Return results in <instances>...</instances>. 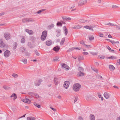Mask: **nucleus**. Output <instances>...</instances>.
<instances>
[{
    "label": "nucleus",
    "instance_id": "58",
    "mask_svg": "<svg viewBox=\"0 0 120 120\" xmlns=\"http://www.w3.org/2000/svg\"><path fill=\"white\" fill-rule=\"evenodd\" d=\"M98 96L99 98H101V97H102L101 95L100 94H98Z\"/></svg>",
    "mask_w": 120,
    "mask_h": 120
},
{
    "label": "nucleus",
    "instance_id": "64",
    "mask_svg": "<svg viewBox=\"0 0 120 120\" xmlns=\"http://www.w3.org/2000/svg\"><path fill=\"white\" fill-rule=\"evenodd\" d=\"M116 120H120V116L118 117L117 118Z\"/></svg>",
    "mask_w": 120,
    "mask_h": 120
},
{
    "label": "nucleus",
    "instance_id": "24",
    "mask_svg": "<svg viewBox=\"0 0 120 120\" xmlns=\"http://www.w3.org/2000/svg\"><path fill=\"white\" fill-rule=\"evenodd\" d=\"M27 119L28 120H34L35 119V117L32 116L27 117Z\"/></svg>",
    "mask_w": 120,
    "mask_h": 120
},
{
    "label": "nucleus",
    "instance_id": "56",
    "mask_svg": "<svg viewBox=\"0 0 120 120\" xmlns=\"http://www.w3.org/2000/svg\"><path fill=\"white\" fill-rule=\"evenodd\" d=\"M17 47V45L16 44L15 45V46H14V47H13V49H15Z\"/></svg>",
    "mask_w": 120,
    "mask_h": 120
},
{
    "label": "nucleus",
    "instance_id": "49",
    "mask_svg": "<svg viewBox=\"0 0 120 120\" xmlns=\"http://www.w3.org/2000/svg\"><path fill=\"white\" fill-rule=\"evenodd\" d=\"M64 34L66 35L68 33V31L67 30H64Z\"/></svg>",
    "mask_w": 120,
    "mask_h": 120
},
{
    "label": "nucleus",
    "instance_id": "53",
    "mask_svg": "<svg viewBox=\"0 0 120 120\" xmlns=\"http://www.w3.org/2000/svg\"><path fill=\"white\" fill-rule=\"evenodd\" d=\"M99 36L100 37H102L103 36V34L102 33H100L99 34Z\"/></svg>",
    "mask_w": 120,
    "mask_h": 120
},
{
    "label": "nucleus",
    "instance_id": "42",
    "mask_svg": "<svg viewBox=\"0 0 120 120\" xmlns=\"http://www.w3.org/2000/svg\"><path fill=\"white\" fill-rule=\"evenodd\" d=\"M89 39L91 41L94 39V38L93 36H91L89 37Z\"/></svg>",
    "mask_w": 120,
    "mask_h": 120
},
{
    "label": "nucleus",
    "instance_id": "14",
    "mask_svg": "<svg viewBox=\"0 0 120 120\" xmlns=\"http://www.w3.org/2000/svg\"><path fill=\"white\" fill-rule=\"evenodd\" d=\"M63 20L69 21L71 20V19L69 17H63L62 18Z\"/></svg>",
    "mask_w": 120,
    "mask_h": 120
},
{
    "label": "nucleus",
    "instance_id": "21",
    "mask_svg": "<svg viewBox=\"0 0 120 120\" xmlns=\"http://www.w3.org/2000/svg\"><path fill=\"white\" fill-rule=\"evenodd\" d=\"M81 49V48H78L77 47H73L72 48H71V49H70V50H72L74 49H77L78 50H80Z\"/></svg>",
    "mask_w": 120,
    "mask_h": 120
},
{
    "label": "nucleus",
    "instance_id": "15",
    "mask_svg": "<svg viewBox=\"0 0 120 120\" xmlns=\"http://www.w3.org/2000/svg\"><path fill=\"white\" fill-rule=\"evenodd\" d=\"M90 120H95V118L94 115L93 114H91L90 116Z\"/></svg>",
    "mask_w": 120,
    "mask_h": 120
},
{
    "label": "nucleus",
    "instance_id": "26",
    "mask_svg": "<svg viewBox=\"0 0 120 120\" xmlns=\"http://www.w3.org/2000/svg\"><path fill=\"white\" fill-rule=\"evenodd\" d=\"M60 49V48L59 47L57 46H56L54 47L53 48V50H55V51H57L59 50Z\"/></svg>",
    "mask_w": 120,
    "mask_h": 120
},
{
    "label": "nucleus",
    "instance_id": "38",
    "mask_svg": "<svg viewBox=\"0 0 120 120\" xmlns=\"http://www.w3.org/2000/svg\"><path fill=\"white\" fill-rule=\"evenodd\" d=\"M12 76L14 78H16L18 77V75L16 74L13 73L12 75Z\"/></svg>",
    "mask_w": 120,
    "mask_h": 120
},
{
    "label": "nucleus",
    "instance_id": "46",
    "mask_svg": "<svg viewBox=\"0 0 120 120\" xmlns=\"http://www.w3.org/2000/svg\"><path fill=\"white\" fill-rule=\"evenodd\" d=\"M108 58L111 59H115V57L113 56H110L108 57Z\"/></svg>",
    "mask_w": 120,
    "mask_h": 120
},
{
    "label": "nucleus",
    "instance_id": "60",
    "mask_svg": "<svg viewBox=\"0 0 120 120\" xmlns=\"http://www.w3.org/2000/svg\"><path fill=\"white\" fill-rule=\"evenodd\" d=\"M4 13L3 12L0 13V16L4 15Z\"/></svg>",
    "mask_w": 120,
    "mask_h": 120
},
{
    "label": "nucleus",
    "instance_id": "43",
    "mask_svg": "<svg viewBox=\"0 0 120 120\" xmlns=\"http://www.w3.org/2000/svg\"><path fill=\"white\" fill-rule=\"evenodd\" d=\"M87 20L84 19H81L80 20V22L82 23H84L86 22Z\"/></svg>",
    "mask_w": 120,
    "mask_h": 120
},
{
    "label": "nucleus",
    "instance_id": "40",
    "mask_svg": "<svg viewBox=\"0 0 120 120\" xmlns=\"http://www.w3.org/2000/svg\"><path fill=\"white\" fill-rule=\"evenodd\" d=\"M84 46L87 48L89 49L90 48V45H87L86 44H84Z\"/></svg>",
    "mask_w": 120,
    "mask_h": 120
},
{
    "label": "nucleus",
    "instance_id": "45",
    "mask_svg": "<svg viewBox=\"0 0 120 120\" xmlns=\"http://www.w3.org/2000/svg\"><path fill=\"white\" fill-rule=\"evenodd\" d=\"M116 29L118 30H120V25H116Z\"/></svg>",
    "mask_w": 120,
    "mask_h": 120
},
{
    "label": "nucleus",
    "instance_id": "44",
    "mask_svg": "<svg viewBox=\"0 0 120 120\" xmlns=\"http://www.w3.org/2000/svg\"><path fill=\"white\" fill-rule=\"evenodd\" d=\"M34 93L31 92H30L28 93V94L33 96L34 95Z\"/></svg>",
    "mask_w": 120,
    "mask_h": 120
},
{
    "label": "nucleus",
    "instance_id": "10",
    "mask_svg": "<svg viewBox=\"0 0 120 120\" xmlns=\"http://www.w3.org/2000/svg\"><path fill=\"white\" fill-rule=\"evenodd\" d=\"M21 100L22 101L25 103L28 104H29L31 102V101L30 100L27 99H22Z\"/></svg>",
    "mask_w": 120,
    "mask_h": 120
},
{
    "label": "nucleus",
    "instance_id": "57",
    "mask_svg": "<svg viewBox=\"0 0 120 120\" xmlns=\"http://www.w3.org/2000/svg\"><path fill=\"white\" fill-rule=\"evenodd\" d=\"M77 100V98H75V99L74 100V103L76 102Z\"/></svg>",
    "mask_w": 120,
    "mask_h": 120
},
{
    "label": "nucleus",
    "instance_id": "13",
    "mask_svg": "<svg viewBox=\"0 0 120 120\" xmlns=\"http://www.w3.org/2000/svg\"><path fill=\"white\" fill-rule=\"evenodd\" d=\"M109 67L110 70L111 71L114 70L115 69V67L112 65H109Z\"/></svg>",
    "mask_w": 120,
    "mask_h": 120
},
{
    "label": "nucleus",
    "instance_id": "25",
    "mask_svg": "<svg viewBox=\"0 0 120 120\" xmlns=\"http://www.w3.org/2000/svg\"><path fill=\"white\" fill-rule=\"evenodd\" d=\"M84 28H85L86 29H88L89 30H93V29L90 26H84Z\"/></svg>",
    "mask_w": 120,
    "mask_h": 120
},
{
    "label": "nucleus",
    "instance_id": "50",
    "mask_svg": "<svg viewBox=\"0 0 120 120\" xmlns=\"http://www.w3.org/2000/svg\"><path fill=\"white\" fill-rule=\"evenodd\" d=\"M118 6L115 5H113L112 6V8H118Z\"/></svg>",
    "mask_w": 120,
    "mask_h": 120
},
{
    "label": "nucleus",
    "instance_id": "63",
    "mask_svg": "<svg viewBox=\"0 0 120 120\" xmlns=\"http://www.w3.org/2000/svg\"><path fill=\"white\" fill-rule=\"evenodd\" d=\"M59 99H60L61 98V96H60L59 95L57 97Z\"/></svg>",
    "mask_w": 120,
    "mask_h": 120
},
{
    "label": "nucleus",
    "instance_id": "9",
    "mask_svg": "<svg viewBox=\"0 0 120 120\" xmlns=\"http://www.w3.org/2000/svg\"><path fill=\"white\" fill-rule=\"evenodd\" d=\"M62 68L64 69L68 70L69 69V67L66 64H63L62 66Z\"/></svg>",
    "mask_w": 120,
    "mask_h": 120
},
{
    "label": "nucleus",
    "instance_id": "20",
    "mask_svg": "<svg viewBox=\"0 0 120 120\" xmlns=\"http://www.w3.org/2000/svg\"><path fill=\"white\" fill-rule=\"evenodd\" d=\"M52 42L51 40H49L46 42V45L48 46H49L51 45L52 44Z\"/></svg>",
    "mask_w": 120,
    "mask_h": 120
},
{
    "label": "nucleus",
    "instance_id": "59",
    "mask_svg": "<svg viewBox=\"0 0 120 120\" xmlns=\"http://www.w3.org/2000/svg\"><path fill=\"white\" fill-rule=\"evenodd\" d=\"M63 29L64 30H67L66 27L65 26H64L63 27Z\"/></svg>",
    "mask_w": 120,
    "mask_h": 120
},
{
    "label": "nucleus",
    "instance_id": "22",
    "mask_svg": "<svg viewBox=\"0 0 120 120\" xmlns=\"http://www.w3.org/2000/svg\"><path fill=\"white\" fill-rule=\"evenodd\" d=\"M90 97V96L89 94L86 95L85 96V98L87 100H89Z\"/></svg>",
    "mask_w": 120,
    "mask_h": 120
},
{
    "label": "nucleus",
    "instance_id": "37",
    "mask_svg": "<svg viewBox=\"0 0 120 120\" xmlns=\"http://www.w3.org/2000/svg\"><path fill=\"white\" fill-rule=\"evenodd\" d=\"M78 70L79 71H83L84 69L82 68L79 67L78 68Z\"/></svg>",
    "mask_w": 120,
    "mask_h": 120
},
{
    "label": "nucleus",
    "instance_id": "48",
    "mask_svg": "<svg viewBox=\"0 0 120 120\" xmlns=\"http://www.w3.org/2000/svg\"><path fill=\"white\" fill-rule=\"evenodd\" d=\"M35 54L37 56H39V53L36 50L35 51Z\"/></svg>",
    "mask_w": 120,
    "mask_h": 120
},
{
    "label": "nucleus",
    "instance_id": "4",
    "mask_svg": "<svg viewBox=\"0 0 120 120\" xmlns=\"http://www.w3.org/2000/svg\"><path fill=\"white\" fill-rule=\"evenodd\" d=\"M42 81V80L41 79H40L37 80L34 83L35 85L36 86H38L40 84V83Z\"/></svg>",
    "mask_w": 120,
    "mask_h": 120
},
{
    "label": "nucleus",
    "instance_id": "51",
    "mask_svg": "<svg viewBox=\"0 0 120 120\" xmlns=\"http://www.w3.org/2000/svg\"><path fill=\"white\" fill-rule=\"evenodd\" d=\"M78 119L79 120H83L82 117L80 116H79V117Z\"/></svg>",
    "mask_w": 120,
    "mask_h": 120
},
{
    "label": "nucleus",
    "instance_id": "11",
    "mask_svg": "<svg viewBox=\"0 0 120 120\" xmlns=\"http://www.w3.org/2000/svg\"><path fill=\"white\" fill-rule=\"evenodd\" d=\"M26 31L27 33L30 35H32L33 34V31L31 30H29L28 29H27L26 30Z\"/></svg>",
    "mask_w": 120,
    "mask_h": 120
},
{
    "label": "nucleus",
    "instance_id": "32",
    "mask_svg": "<svg viewBox=\"0 0 120 120\" xmlns=\"http://www.w3.org/2000/svg\"><path fill=\"white\" fill-rule=\"evenodd\" d=\"M45 9H44L39 10V11H38L36 13H37V14H40V13H41L42 12H43V11H45Z\"/></svg>",
    "mask_w": 120,
    "mask_h": 120
},
{
    "label": "nucleus",
    "instance_id": "27",
    "mask_svg": "<svg viewBox=\"0 0 120 120\" xmlns=\"http://www.w3.org/2000/svg\"><path fill=\"white\" fill-rule=\"evenodd\" d=\"M20 50L21 52H23L25 51V49L23 47H21L20 48Z\"/></svg>",
    "mask_w": 120,
    "mask_h": 120
},
{
    "label": "nucleus",
    "instance_id": "1",
    "mask_svg": "<svg viewBox=\"0 0 120 120\" xmlns=\"http://www.w3.org/2000/svg\"><path fill=\"white\" fill-rule=\"evenodd\" d=\"M81 87V86L80 84L76 83L74 85L73 87V89L75 91H77L79 90Z\"/></svg>",
    "mask_w": 120,
    "mask_h": 120
},
{
    "label": "nucleus",
    "instance_id": "39",
    "mask_svg": "<svg viewBox=\"0 0 120 120\" xmlns=\"http://www.w3.org/2000/svg\"><path fill=\"white\" fill-rule=\"evenodd\" d=\"M58 26H61L62 24L60 22H57L56 24Z\"/></svg>",
    "mask_w": 120,
    "mask_h": 120
},
{
    "label": "nucleus",
    "instance_id": "7",
    "mask_svg": "<svg viewBox=\"0 0 120 120\" xmlns=\"http://www.w3.org/2000/svg\"><path fill=\"white\" fill-rule=\"evenodd\" d=\"M10 52L8 50L6 51L4 53V56L5 57H7L10 55Z\"/></svg>",
    "mask_w": 120,
    "mask_h": 120
},
{
    "label": "nucleus",
    "instance_id": "61",
    "mask_svg": "<svg viewBox=\"0 0 120 120\" xmlns=\"http://www.w3.org/2000/svg\"><path fill=\"white\" fill-rule=\"evenodd\" d=\"M80 43L81 44H84V42L83 41H81L80 42Z\"/></svg>",
    "mask_w": 120,
    "mask_h": 120
},
{
    "label": "nucleus",
    "instance_id": "12",
    "mask_svg": "<svg viewBox=\"0 0 120 120\" xmlns=\"http://www.w3.org/2000/svg\"><path fill=\"white\" fill-rule=\"evenodd\" d=\"M104 95L105 98L106 99L109 98V94L107 92H105L104 94Z\"/></svg>",
    "mask_w": 120,
    "mask_h": 120
},
{
    "label": "nucleus",
    "instance_id": "28",
    "mask_svg": "<svg viewBox=\"0 0 120 120\" xmlns=\"http://www.w3.org/2000/svg\"><path fill=\"white\" fill-rule=\"evenodd\" d=\"M65 38H63L62 39V40L60 43V45H62L63 44L65 41Z\"/></svg>",
    "mask_w": 120,
    "mask_h": 120
},
{
    "label": "nucleus",
    "instance_id": "17",
    "mask_svg": "<svg viewBox=\"0 0 120 120\" xmlns=\"http://www.w3.org/2000/svg\"><path fill=\"white\" fill-rule=\"evenodd\" d=\"M54 82L55 85H58L59 83V81L56 77L54 78Z\"/></svg>",
    "mask_w": 120,
    "mask_h": 120
},
{
    "label": "nucleus",
    "instance_id": "6",
    "mask_svg": "<svg viewBox=\"0 0 120 120\" xmlns=\"http://www.w3.org/2000/svg\"><path fill=\"white\" fill-rule=\"evenodd\" d=\"M22 22H33L34 21V20L32 19H31L29 18H25L22 19Z\"/></svg>",
    "mask_w": 120,
    "mask_h": 120
},
{
    "label": "nucleus",
    "instance_id": "18",
    "mask_svg": "<svg viewBox=\"0 0 120 120\" xmlns=\"http://www.w3.org/2000/svg\"><path fill=\"white\" fill-rule=\"evenodd\" d=\"M10 97L11 98L14 97L13 99L15 100L17 98V96L15 94L13 93L11 95Z\"/></svg>",
    "mask_w": 120,
    "mask_h": 120
},
{
    "label": "nucleus",
    "instance_id": "19",
    "mask_svg": "<svg viewBox=\"0 0 120 120\" xmlns=\"http://www.w3.org/2000/svg\"><path fill=\"white\" fill-rule=\"evenodd\" d=\"M54 26V25L53 24H52L48 26L47 27V28L48 30H49L53 28Z\"/></svg>",
    "mask_w": 120,
    "mask_h": 120
},
{
    "label": "nucleus",
    "instance_id": "52",
    "mask_svg": "<svg viewBox=\"0 0 120 120\" xmlns=\"http://www.w3.org/2000/svg\"><path fill=\"white\" fill-rule=\"evenodd\" d=\"M82 54L84 55H86L88 54V53L87 52H82Z\"/></svg>",
    "mask_w": 120,
    "mask_h": 120
},
{
    "label": "nucleus",
    "instance_id": "34",
    "mask_svg": "<svg viewBox=\"0 0 120 120\" xmlns=\"http://www.w3.org/2000/svg\"><path fill=\"white\" fill-rule=\"evenodd\" d=\"M107 49L110 52H113L114 51V50L113 49H112L110 48L109 46H108L107 47Z\"/></svg>",
    "mask_w": 120,
    "mask_h": 120
},
{
    "label": "nucleus",
    "instance_id": "5",
    "mask_svg": "<svg viewBox=\"0 0 120 120\" xmlns=\"http://www.w3.org/2000/svg\"><path fill=\"white\" fill-rule=\"evenodd\" d=\"M69 82L68 81H66L64 82L63 86L65 89H67L69 87Z\"/></svg>",
    "mask_w": 120,
    "mask_h": 120
},
{
    "label": "nucleus",
    "instance_id": "41",
    "mask_svg": "<svg viewBox=\"0 0 120 120\" xmlns=\"http://www.w3.org/2000/svg\"><path fill=\"white\" fill-rule=\"evenodd\" d=\"M59 59V57H57L54 58L53 60L59 61V60H58Z\"/></svg>",
    "mask_w": 120,
    "mask_h": 120
},
{
    "label": "nucleus",
    "instance_id": "16",
    "mask_svg": "<svg viewBox=\"0 0 120 120\" xmlns=\"http://www.w3.org/2000/svg\"><path fill=\"white\" fill-rule=\"evenodd\" d=\"M6 45L2 41H1L0 43V47L1 48L5 47Z\"/></svg>",
    "mask_w": 120,
    "mask_h": 120
},
{
    "label": "nucleus",
    "instance_id": "8",
    "mask_svg": "<svg viewBox=\"0 0 120 120\" xmlns=\"http://www.w3.org/2000/svg\"><path fill=\"white\" fill-rule=\"evenodd\" d=\"M87 2V0H81L79 3V5H82L84 4Z\"/></svg>",
    "mask_w": 120,
    "mask_h": 120
},
{
    "label": "nucleus",
    "instance_id": "55",
    "mask_svg": "<svg viewBox=\"0 0 120 120\" xmlns=\"http://www.w3.org/2000/svg\"><path fill=\"white\" fill-rule=\"evenodd\" d=\"M6 24L5 23H1L0 24V26H6Z\"/></svg>",
    "mask_w": 120,
    "mask_h": 120
},
{
    "label": "nucleus",
    "instance_id": "31",
    "mask_svg": "<svg viewBox=\"0 0 120 120\" xmlns=\"http://www.w3.org/2000/svg\"><path fill=\"white\" fill-rule=\"evenodd\" d=\"M22 61L25 64H26L27 63V60L26 59H22Z\"/></svg>",
    "mask_w": 120,
    "mask_h": 120
},
{
    "label": "nucleus",
    "instance_id": "33",
    "mask_svg": "<svg viewBox=\"0 0 120 120\" xmlns=\"http://www.w3.org/2000/svg\"><path fill=\"white\" fill-rule=\"evenodd\" d=\"M33 97L36 98H38L39 97V96L37 94L34 93Z\"/></svg>",
    "mask_w": 120,
    "mask_h": 120
},
{
    "label": "nucleus",
    "instance_id": "29",
    "mask_svg": "<svg viewBox=\"0 0 120 120\" xmlns=\"http://www.w3.org/2000/svg\"><path fill=\"white\" fill-rule=\"evenodd\" d=\"M78 75L79 76H83L84 75V73L83 72H82L81 71H79L78 73Z\"/></svg>",
    "mask_w": 120,
    "mask_h": 120
},
{
    "label": "nucleus",
    "instance_id": "30",
    "mask_svg": "<svg viewBox=\"0 0 120 120\" xmlns=\"http://www.w3.org/2000/svg\"><path fill=\"white\" fill-rule=\"evenodd\" d=\"M96 77L98 79L100 80H102L103 79L102 77L99 75H97L96 76Z\"/></svg>",
    "mask_w": 120,
    "mask_h": 120
},
{
    "label": "nucleus",
    "instance_id": "62",
    "mask_svg": "<svg viewBox=\"0 0 120 120\" xmlns=\"http://www.w3.org/2000/svg\"><path fill=\"white\" fill-rule=\"evenodd\" d=\"M31 45V43L30 42H28V45L29 46H30Z\"/></svg>",
    "mask_w": 120,
    "mask_h": 120
},
{
    "label": "nucleus",
    "instance_id": "3",
    "mask_svg": "<svg viewBox=\"0 0 120 120\" xmlns=\"http://www.w3.org/2000/svg\"><path fill=\"white\" fill-rule=\"evenodd\" d=\"M4 37L7 40H8L11 38V36L9 33H5L4 34Z\"/></svg>",
    "mask_w": 120,
    "mask_h": 120
},
{
    "label": "nucleus",
    "instance_id": "35",
    "mask_svg": "<svg viewBox=\"0 0 120 120\" xmlns=\"http://www.w3.org/2000/svg\"><path fill=\"white\" fill-rule=\"evenodd\" d=\"M34 104L36 106H37L38 108H40V105H39L37 104V103L34 102Z\"/></svg>",
    "mask_w": 120,
    "mask_h": 120
},
{
    "label": "nucleus",
    "instance_id": "54",
    "mask_svg": "<svg viewBox=\"0 0 120 120\" xmlns=\"http://www.w3.org/2000/svg\"><path fill=\"white\" fill-rule=\"evenodd\" d=\"M57 32L58 34H60V33L61 32V30H57Z\"/></svg>",
    "mask_w": 120,
    "mask_h": 120
},
{
    "label": "nucleus",
    "instance_id": "2",
    "mask_svg": "<svg viewBox=\"0 0 120 120\" xmlns=\"http://www.w3.org/2000/svg\"><path fill=\"white\" fill-rule=\"evenodd\" d=\"M47 35V32L46 30L43 31L41 37V39L42 41L45 40Z\"/></svg>",
    "mask_w": 120,
    "mask_h": 120
},
{
    "label": "nucleus",
    "instance_id": "23",
    "mask_svg": "<svg viewBox=\"0 0 120 120\" xmlns=\"http://www.w3.org/2000/svg\"><path fill=\"white\" fill-rule=\"evenodd\" d=\"M25 41V38L24 37H22L21 40V42L22 43H24Z\"/></svg>",
    "mask_w": 120,
    "mask_h": 120
},
{
    "label": "nucleus",
    "instance_id": "36",
    "mask_svg": "<svg viewBox=\"0 0 120 120\" xmlns=\"http://www.w3.org/2000/svg\"><path fill=\"white\" fill-rule=\"evenodd\" d=\"M98 58L101 59H104L105 58V56H98Z\"/></svg>",
    "mask_w": 120,
    "mask_h": 120
},
{
    "label": "nucleus",
    "instance_id": "47",
    "mask_svg": "<svg viewBox=\"0 0 120 120\" xmlns=\"http://www.w3.org/2000/svg\"><path fill=\"white\" fill-rule=\"evenodd\" d=\"M111 42L113 44H114L115 43H119V42L118 41H116V42H115L114 41H111Z\"/></svg>",
    "mask_w": 120,
    "mask_h": 120
}]
</instances>
